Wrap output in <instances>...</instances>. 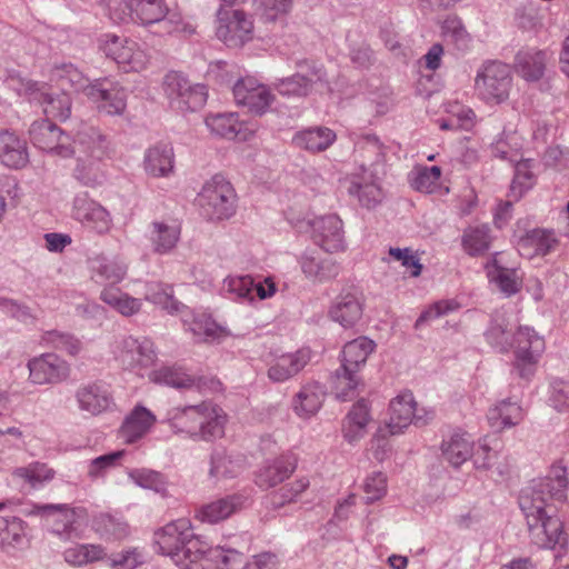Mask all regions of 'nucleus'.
I'll return each instance as SVG.
<instances>
[{"instance_id": "nucleus-1", "label": "nucleus", "mask_w": 569, "mask_h": 569, "mask_svg": "<svg viewBox=\"0 0 569 569\" xmlns=\"http://www.w3.org/2000/svg\"><path fill=\"white\" fill-rule=\"evenodd\" d=\"M567 470L562 465H553L549 473L521 490L519 507L526 519L532 543L539 548L563 547L567 542L561 520L552 515L550 500L563 502L568 490Z\"/></svg>"}, {"instance_id": "nucleus-2", "label": "nucleus", "mask_w": 569, "mask_h": 569, "mask_svg": "<svg viewBox=\"0 0 569 569\" xmlns=\"http://www.w3.org/2000/svg\"><path fill=\"white\" fill-rule=\"evenodd\" d=\"M157 551L180 569H240L243 555L234 548L208 543L194 535L190 520L180 518L154 532Z\"/></svg>"}, {"instance_id": "nucleus-3", "label": "nucleus", "mask_w": 569, "mask_h": 569, "mask_svg": "<svg viewBox=\"0 0 569 569\" xmlns=\"http://www.w3.org/2000/svg\"><path fill=\"white\" fill-rule=\"evenodd\" d=\"M163 422L193 441H213L224 435L226 415L217 405L203 401L169 409Z\"/></svg>"}, {"instance_id": "nucleus-4", "label": "nucleus", "mask_w": 569, "mask_h": 569, "mask_svg": "<svg viewBox=\"0 0 569 569\" xmlns=\"http://www.w3.org/2000/svg\"><path fill=\"white\" fill-rule=\"evenodd\" d=\"M435 416L432 410L418 409L411 391H403L389 405V419L377 430V438L386 439L403 432L411 423L426 426Z\"/></svg>"}, {"instance_id": "nucleus-5", "label": "nucleus", "mask_w": 569, "mask_h": 569, "mask_svg": "<svg viewBox=\"0 0 569 569\" xmlns=\"http://www.w3.org/2000/svg\"><path fill=\"white\" fill-rule=\"evenodd\" d=\"M106 6L114 22L132 21L142 27L160 23L169 13L166 0H107Z\"/></svg>"}, {"instance_id": "nucleus-6", "label": "nucleus", "mask_w": 569, "mask_h": 569, "mask_svg": "<svg viewBox=\"0 0 569 569\" xmlns=\"http://www.w3.org/2000/svg\"><path fill=\"white\" fill-rule=\"evenodd\" d=\"M201 214L208 220L229 219L236 212V193L222 176H213L198 194Z\"/></svg>"}, {"instance_id": "nucleus-7", "label": "nucleus", "mask_w": 569, "mask_h": 569, "mask_svg": "<svg viewBox=\"0 0 569 569\" xmlns=\"http://www.w3.org/2000/svg\"><path fill=\"white\" fill-rule=\"evenodd\" d=\"M300 231H311L313 242L327 252H340L347 248L343 222L336 213L303 217L295 224Z\"/></svg>"}, {"instance_id": "nucleus-8", "label": "nucleus", "mask_w": 569, "mask_h": 569, "mask_svg": "<svg viewBox=\"0 0 569 569\" xmlns=\"http://www.w3.org/2000/svg\"><path fill=\"white\" fill-rule=\"evenodd\" d=\"M515 353L513 368L522 379H530L537 369L546 345L533 328L519 326L511 341Z\"/></svg>"}, {"instance_id": "nucleus-9", "label": "nucleus", "mask_w": 569, "mask_h": 569, "mask_svg": "<svg viewBox=\"0 0 569 569\" xmlns=\"http://www.w3.org/2000/svg\"><path fill=\"white\" fill-rule=\"evenodd\" d=\"M101 50L126 72H140L147 68L150 61V54L144 46L117 34H104Z\"/></svg>"}, {"instance_id": "nucleus-10", "label": "nucleus", "mask_w": 569, "mask_h": 569, "mask_svg": "<svg viewBox=\"0 0 569 569\" xmlns=\"http://www.w3.org/2000/svg\"><path fill=\"white\" fill-rule=\"evenodd\" d=\"M163 90L171 108L181 112H194L201 109L208 98L206 86L200 83L191 84L188 79L177 72L166 76Z\"/></svg>"}, {"instance_id": "nucleus-11", "label": "nucleus", "mask_w": 569, "mask_h": 569, "mask_svg": "<svg viewBox=\"0 0 569 569\" xmlns=\"http://www.w3.org/2000/svg\"><path fill=\"white\" fill-rule=\"evenodd\" d=\"M511 74L507 64L490 61L478 71L475 88L478 96L488 103H501L509 96Z\"/></svg>"}, {"instance_id": "nucleus-12", "label": "nucleus", "mask_w": 569, "mask_h": 569, "mask_svg": "<svg viewBox=\"0 0 569 569\" xmlns=\"http://www.w3.org/2000/svg\"><path fill=\"white\" fill-rule=\"evenodd\" d=\"M253 21L242 10L220 8L216 34L229 48H240L253 38Z\"/></svg>"}, {"instance_id": "nucleus-13", "label": "nucleus", "mask_w": 569, "mask_h": 569, "mask_svg": "<svg viewBox=\"0 0 569 569\" xmlns=\"http://www.w3.org/2000/svg\"><path fill=\"white\" fill-rule=\"evenodd\" d=\"M299 71L277 83V90L286 97H306L313 90L326 88V72L321 66L307 60L298 61Z\"/></svg>"}, {"instance_id": "nucleus-14", "label": "nucleus", "mask_w": 569, "mask_h": 569, "mask_svg": "<svg viewBox=\"0 0 569 569\" xmlns=\"http://www.w3.org/2000/svg\"><path fill=\"white\" fill-rule=\"evenodd\" d=\"M149 380L157 385L176 389H197L199 392H217L221 390V382L207 376L189 375L182 367L162 366L149 373Z\"/></svg>"}, {"instance_id": "nucleus-15", "label": "nucleus", "mask_w": 569, "mask_h": 569, "mask_svg": "<svg viewBox=\"0 0 569 569\" xmlns=\"http://www.w3.org/2000/svg\"><path fill=\"white\" fill-rule=\"evenodd\" d=\"M28 516H40L51 527V532L62 540L79 538L76 527L77 512L64 503H34L27 511Z\"/></svg>"}, {"instance_id": "nucleus-16", "label": "nucleus", "mask_w": 569, "mask_h": 569, "mask_svg": "<svg viewBox=\"0 0 569 569\" xmlns=\"http://www.w3.org/2000/svg\"><path fill=\"white\" fill-rule=\"evenodd\" d=\"M86 96L97 109L108 116H120L127 108V91L117 81L108 78L97 79L87 88Z\"/></svg>"}, {"instance_id": "nucleus-17", "label": "nucleus", "mask_w": 569, "mask_h": 569, "mask_svg": "<svg viewBox=\"0 0 569 569\" xmlns=\"http://www.w3.org/2000/svg\"><path fill=\"white\" fill-rule=\"evenodd\" d=\"M74 399L78 409L89 416L97 417L116 409V402L110 386L101 380L80 385Z\"/></svg>"}, {"instance_id": "nucleus-18", "label": "nucleus", "mask_w": 569, "mask_h": 569, "mask_svg": "<svg viewBox=\"0 0 569 569\" xmlns=\"http://www.w3.org/2000/svg\"><path fill=\"white\" fill-rule=\"evenodd\" d=\"M29 137L32 144L42 151L61 158H68L72 153L71 138L48 119L34 121L29 129Z\"/></svg>"}, {"instance_id": "nucleus-19", "label": "nucleus", "mask_w": 569, "mask_h": 569, "mask_svg": "<svg viewBox=\"0 0 569 569\" xmlns=\"http://www.w3.org/2000/svg\"><path fill=\"white\" fill-rule=\"evenodd\" d=\"M71 216L84 228L98 233L108 232L112 224L109 211L91 199L87 192L76 194L72 201Z\"/></svg>"}, {"instance_id": "nucleus-20", "label": "nucleus", "mask_w": 569, "mask_h": 569, "mask_svg": "<svg viewBox=\"0 0 569 569\" xmlns=\"http://www.w3.org/2000/svg\"><path fill=\"white\" fill-rule=\"evenodd\" d=\"M29 379L36 385H57L70 376V365L56 353L48 352L28 361Z\"/></svg>"}, {"instance_id": "nucleus-21", "label": "nucleus", "mask_w": 569, "mask_h": 569, "mask_svg": "<svg viewBox=\"0 0 569 569\" xmlns=\"http://www.w3.org/2000/svg\"><path fill=\"white\" fill-rule=\"evenodd\" d=\"M311 360V350L301 348L293 352L270 355L267 365V377L273 383H283L301 372Z\"/></svg>"}, {"instance_id": "nucleus-22", "label": "nucleus", "mask_w": 569, "mask_h": 569, "mask_svg": "<svg viewBox=\"0 0 569 569\" xmlns=\"http://www.w3.org/2000/svg\"><path fill=\"white\" fill-rule=\"evenodd\" d=\"M347 190L349 196L356 198L367 209L375 208L385 198L376 172L365 163H361L358 171L350 176Z\"/></svg>"}, {"instance_id": "nucleus-23", "label": "nucleus", "mask_w": 569, "mask_h": 569, "mask_svg": "<svg viewBox=\"0 0 569 569\" xmlns=\"http://www.w3.org/2000/svg\"><path fill=\"white\" fill-rule=\"evenodd\" d=\"M232 92L238 106L246 107L256 114L264 113L273 101L269 88L252 77L239 79Z\"/></svg>"}, {"instance_id": "nucleus-24", "label": "nucleus", "mask_w": 569, "mask_h": 569, "mask_svg": "<svg viewBox=\"0 0 569 569\" xmlns=\"http://www.w3.org/2000/svg\"><path fill=\"white\" fill-rule=\"evenodd\" d=\"M363 293L357 288L342 290L329 309V317L343 328H353L362 318Z\"/></svg>"}, {"instance_id": "nucleus-25", "label": "nucleus", "mask_w": 569, "mask_h": 569, "mask_svg": "<svg viewBox=\"0 0 569 569\" xmlns=\"http://www.w3.org/2000/svg\"><path fill=\"white\" fill-rule=\"evenodd\" d=\"M117 357L126 368H146L156 361L157 352L153 342L149 338L128 336L118 342Z\"/></svg>"}, {"instance_id": "nucleus-26", "label": "nucleus", "mask_w": 569, "mask_h": 569, "mask_svg": "<svg viewBox=\"0 0 569 569\" xmlns=\"http://www.w3.org/2000/svg\"><path fill=\"white\" fill-rule=\"evenodd\" d=\"M71 156L103 160L110 151V140L98 128L83 127L71 142Z\"/></svg>"}, {"instance_id": "nucleus-27", "label": "nucleus", "mask_w": 569, "mask_h": 569, "mask_svg": "<svg viewBox=\"0 0 569 569\" xmlns=\"http://www.w3.org/2000/svg\"><path fill=\"white\" fill-rule=\"evenodd\" d=\"M156 421V416L149 409L137 405L124 418L120 427V437L127 443H134L151 430Z\"/></svg>"}, {"instance_id": "nucleus-28", "label": "nucleus", "mask_w": 569, "mask_h": 569, "mask_svg": "<svg viewBox=\"0 0 569 569\" xmlns=\"http://www.w3.org/2000/svg\"><path fill=\"white\" fill-rule=\"evenodd\" d=\"M557 244L558 240L553 231L536 228L519 238L517 249L522 257L532 259L550 253Z\"/></svg>"}, {"instance_id": "nucleus-29", "label": "nucleus", "mask_w": 569, "mask_h": 569, "mask_svg": "<svg viewBox=\"0 0 569 569\" xmlns=\"http://www.w3.org/2000/svg\"><path fill=\"white\" fill-rule=\"evenodd\" d=\"M552 53L548 50L528 48L520 50L515 59L517 72L528 81L539 80L546 70Z\"/></svg>"}, {"instance_id": "nucleus-30", "label": "nucleus", "mask_w": 569, "mask_h": 569, "mask_svg": "<svg viewBox=\"0 0 569 569\" xmlns=\"http://www.w3.org/2000/svg\"><path fill=\"white\" fill-rule=\"evenodd\" d=\"M181 236V226L177 221H153L148 231L152 250L158 254H168L177 246Z\"/></svg>"}, {"instance_id": "nucleus-31", "label": "nucleus", "mask_w": 569, "mask_h": 569, "mask_svg": "<svg viewBox=\"0 0 569 569\" xmlns=\"http://www.w3.org/2000/svg\"><path fill=\"white\" fill-rule=\"evenodd\" d=\"M299 263L303 274L312 281H329L335 279L340 272V267L336 260L329 257H321L316 251L305 252Z\"/></svg>"}, {"instance_id": "nucleus-32", "label": "nucleus", "mask_w": 569, "mask_h": 569, "mask_svg": "<svg viewBox=\"0 0 569 569\" xmlns=\"http://www.w3.org/2000/svg\"><path fill=\"white\" fill-rule=\"evenodd\" d=\"M441 455L443 460L455 468H459L473 455L472 438L461 431H455L443 438L441 442Z\"/></svg>"}, {"instance_id": "nucleus-33", "label": "nucleus", "mask_w": 569, "mask_h": 569, "mask_svg": "<svg viewBox=\"0 0 569 569\" xmlns=\"http://www.w3.org/2000/svg\"><path fill=\"white\" fill-rule=\"evenodd\" d=\"M244 497L239 493L226 496L203 505L197 511V518L202 522L217 523L228 519L242 508Z\"/></svg>"}, {"instance_id": "nucleus-34", "label": "nucleus", "mask_w": 569, "mask_h": 569, "mask_svg": "<svg viewBox=\"0 0 569 569\" xmlns=\"http://www.w3.org/2000/svg\"><path fill=\"white\" fill-rule=\"evenodd\" d=\"M0 161L8 168L21 169L29 162L27 142L10 131L0 133Z\"/></svg>"}, {"instance_id": "nucleus-35", "label": "nucleus", "mask_w": 569, "mask_h": 569, "mask_svg": "<svg viewBox=\"0 0 569 569\" xmlns=\"http://www.w3.org/2000/svg\"><path fill=\"white\" fill-rule=\"evenodd\" d=\"M90 270L97 282L107 283L108 287H114L121 282L126 274L128 267L121 259L114 257L109 258L98 254L89 260Z\"/></svg>"}, {"instance_id": "nucleus-36", "label": "nucleus", "mask_w": 569, "mask_h": 569, "mask_svg": "<svg viewBox=\"0 0 569 569\" xmlns=\"http://www.w3.org/2000/svg\"><path fill=\"white\" fill-rule=\"evenodd\" d=\"M325 396V389L320 383H306L292 398V410L300 418H310L321 408Z\"/></svg>"}, {"instance_id": "nucleus-37", "label": "nucleus", "mask_w": 569, "mask_h": 569, "mask_svg": "<svg viewBox=\"0 0 569 569\" xmlns=\"http://www.w3.org/2000/svg\"><path fill=\"white\" fill-rule=\"evenodd\" d=\"M337 139L333 130L327 127H310L296 132L292 144L299 149L316 153L327 150Z\"/></svg>"}, {"instance_id": "nucleus-38", "label": "nucleus", "mask_w": 569, "mask_h": 569, "mask_svg": "<svg viewBox=\"0 0 569 569\" xmlns=\"http://www.w3.org/2000/svg\"><path fill=\"white\" fill-rule=\"evenodd\" d=\"M173 148L160 142L144 152L143 169L151 177H167L173 169Z\"/></svg>"}, {"instance_id": "nucleus-39", "label": "nucleus", "mask_w": 569, "mask_h": 569, "mask_svg": "<svg viewBox=\"0 0 569 569\" xmlns=\"http://www.w3.org/2000/svg\"><path fill=\"white\" fill-rule=\"evenodd\" d=\"M183 325L197 342H216L226 336V330L207 313H192Z\"/></svg>"}, {"instance_id": "nucleus-40", "label": "nucleus", "mask_w": 569, "mask_h": 569, "mask_svg": "<svg viewBox=\"0 0 569 569\" xmlns=\"http://www.w3.org/2000/svg\"><path fill=\"white\" fill-rule=\"evenodd\" d=\"M296 469V461L288 456H281L268 461L257 473L256 483L264 489L277 486L289 478Z\"/></svg>"}, {"instance_id": "nucleus-41", "label": "nucleus", "mask_w": 569, "mask_h": 569, "mask_svg": "<svg viewBox=\"0 0 569 569\" xmlns=\"http://www.w3.org/2000/svg\"><path fill=\"white\" fill-rule=\"evenodd\" d=\"M50 79L61 88L62 92H87V88L91 83L83 72L70 62L54 64L50 72Z\"/></svg>"}, {"instance_id": "nucleus-42", "label": "nucleus", "mask_w": 569, "mask_h": 569, "mask_svg": "<svg viewBox=\"0 0 569 569\" xmlns=\"http://www.w3.org/2000/svg\"><path fill=\"white\" fill-rule=\"evenodd\" d=\"M487 419L492 428L502 430L520 423L523 419V410L517 401L506 399L488 410Z\"/></svg>"}, {"instance_id": "nucleus-43", "label": "nucleus", "mask_w": 569, "mask_h": 569, "mask_svg": "<svg viewBox=\"0 0 569 569\" xmlns=\"http://www.w3.org/2000/svg\"><path fill=\"white\" fill-rule=\"evenodd\" d=\"M375 348V341L367 337H359L347 342L341 352V366L360 372Z\"/></svg>"}, {"instance_id": "nucleus-44", "label": "nucleus", "mask_w": 569, "mask_h": 569, "mask_svg": "<svg viewBox=\"0 0 569 569\" xmlns=\"http://www.w3.org/2000/svg\"><path fill=\"white\" fill-rule=\"evenodd\" d=\"M362 380L358 371L340 366L331 377V391L342 400H352L358 395Z\"/></svg>"}, {"instance_id": "nucleus-45", "label": "nucleus", "mask_w": 569, "mask_h": 569, "mask_svg": "<svg viewBox=\"0 0 569 569\" xmlns=\"http://www.w3.org/2000/svg\"><path fill=\"white\" fill-rule=\"evenodd\" d=\"M92 529L103 540H121L129 535V526L121 518L110 513H100L92 520Z\"/></svg>"}, {"instance_id": "nucleus-46", "label": "nucleus", "mask_w": 569, "mask_h": 569, "mask_svg": "<svg viewBox=\"0 0 569 569\" xmlns=\"http://www.w3.org/2000/svg\"><path fill=\"white\" fill-rule=\"evenodd\" d=\"M100 299L124 317L137 315L142 307L140 299L131 297L117 287H104Z\"/></svg>"}, {"instance_id": "nucleus-47", "label": "nucleus", "mask_w": 569, "mask_h": 569, "mask_svg": "<svg viewBox=\"0 0 569 569\" xmlns=\"http://www.w3.org/2000/svg\"><path fill=\"white\" fill-rule=\"evenodd\" d=\"M66 562L74 567L87 566L107 558L106 548L96 543H78L63 551Z\"/></svg>"}, {"instance_id": "nucleus-48", "label": "nucleus", "mask_w": 569, "mask_h": 569, "mask_svg": "<svg viewBox=\"0 0 569 569\" xmlns=\"http://www.w3.org/2000/svg\"><path fill=\"white\" fill-rule=\"evenodd\" d=\"M39 102L42 106L43 113L47 118L67 120L71 113V98L68 92H49L39 93Z\"/></svg>"}, {"instance_id": "nucleus-49", "label": "nucleus", "mask_w": 569, "mask_h": 569, "mask_svg": "<svg viewBox=\"0 0 569 569\" xmlns=\"http://www.w3.org/2000/svg\"><path fill=\"white\" fill-rule=\"evenodd\" d=\"M487 342L496 348L498 351L505 353L508 352L512 346L509 321L502 313H496L490 326L485 332Z\"/></svg>"}, {"instance_id": "nucleus-50", "label": "nucleus", "mask_w": 569, "mask_h": 569, "mask_svg": "<svg viewBox=\"0 0 569 569\" xmlns=\"http://www.w3.org/2000/svg\"><path fill=\"white\" fill-rule=\"evenodd\" d=\"M27 523L18 518L10 517L0 520V548H21L26 539Z\"/></svg>"}, {"instance_id": "nucleus-51", "label": "nucleus", "mask_w": 569, "mask_h": 569, "mask_svg": "<svg viewBox=\"0 0 569 569\" xmlns=\"http://www.w3.org/2000/svg\"><path fill=\"white\" fill-rule=\"evenodd\" d=\"M487 274L491 282L507 296L515 295L520 289V281L515 269L502 268L497 264V260L492 259L486 266Z\"/></svg>"}, {"instance_id": "nucleus-52", "label": "nucleus", "mask_w": 569, "mask_h": 569, "mask_svg": "<svg viewBox=\"0 0 569 569\" xmlns=\"http://www.w3.org/2000/svg\"><path fill=\"white\" fill-rule=\"evenodd\" d=\"M206 124L212 133L227 139L237 138L243 127L233 112L210 114L206 118Z\"/></svg>"}, {"instance_id": "nucleus-53", "label": "nucleus", "mask_w": 569, "mask_h": 569, "mask_svg": "<svg viewBox=\"0 0 569 569\" xmlns=\"http://www.w3.org/2000/svg\"><path fill=\"white\" fill-rule=\"evenodd\" d=\"M221 290L228 298L240 302L254 300V280L250 276H229L223 280Z\"/></svg>"}, {"instance_id": "nucleus-54", "label": "nucleus", "mask_w": 569, "mask_h": 569, "mask_svg": "<svg viewBox=\"0 0 569 569\" xmlns=\"http://www.w3.org/2000/svg\"><path fill=\"white\" fill-rule=\"evenodd\" d=\"M491 243L490 228L487 224L470 227L462 236V247L470 256L485 253Z\"/></svg>"}, {"instance_id": "nucleus-55", "label": "nucleus", "mask_w": 569, "mask_h": 569, "mask_svg": "<svg viewBox=\"0 0 569 569\" xmlns=\"http://www.w3.org/2000/svg\"><path fill=\"white\" fill-rule=\"evenodd\" d=\"M77 164L73 169V177L83 186L96 187L103 181V172L101 161L99 159H90L76 157Z\"/></svg>"}, {"instance_id": "nucleus-56", "label": "nucleus", "mask_w": 569, "mask_h": 569, "mask_svg": "<svg viewBox=\"0 0 569 569\" xmlns=\"http://www.w3.org/2000/svg\"><path fill=\"white\" fill-rule=\"evenodd\" d=\"M348 426L345 427V438L353 442L362 437V431L369 422V407L366 400L361 399L348 413Z\"/></svg>"}, {"instance_id": "nucleus-57", "label": "nucleus", "mask_w": 569, "mask_h": 569, "mask_svg": "<svg viewBox=\"0 0 569 569\" xmlns=\"http://www.w3.org/2000/svg\"><path fill=\"white\" fill-rule=\"evenodd\" d=\"M440 178V167H421L409 174V182L416 191L431 193L438 188Z\"/></svg>"}, {"instance_id": "nucleus-58", "label": "nucleus", "mask_w": 569, "mask_h": 569, "mask_svg": "<svg viewBox=\"0 0 569 569\" xmlns=\"http://www.w3.org/2000/svg\"><path fill=\"white\" fill-rule=\"evenodd\" d=\"M146 299L154 305L161 306L169 312H177L181 307V303L173 297L172 287L161 282L148 284Z\"/></svg>"}, {"instance_id": "nucleus-59", "label": "nucleus", "mask_w": 569, "mask_h": 569, "mask_svg": "<svg viewBox=\"0 0 569 569\" xmlns=\"http://www.w3.org/2000/svg\"><path fill=\"white\" fill-rule=\"evenodd\" d=\"M356 151L362 157V163L370 169L383 159V146L375 134L361 137L356 144Z\"/></svg>"}, {"instance_id": "nucleus-60", "label": "nucleus", "mask_w": 569, "mask_h": 569, "mask_svg": "<svg viewBox=\"0 0 569 569\" xmlns=\"http://www.w3.org/2000/svg\"><path fill=\"white\" fill-rule=\"evenodd\" d=\"M210 476L217 479L233 478L240 470L238 461L232 460L223 450H214L210 460Z\"/></svg>"}, {"instance_id": "nucleus-61", "label": "nucleus", "mask_w": 569, "mask_h": 569, "mask_svg": "<svg viewBox=\"0 0 569 569\" xmlns=\"http://www.w3.org/2000/svg\"><path fill=\"white\" fill-rule=\"evenodd\" d=\"M445 40L453 43L457 49L466 50L470 43V36L458 17H448L441 26Z\"/></svg>"}, {"instance_id": "nucleus-62", "label": "nucleus", "mask_w": 569, "mask_h": 569, "mask_svg": "<svg viewBox=\"0 0 569 569\" xmlns=\"http://www.w3.org/2000/svg\"><path fill=\"white\" fill-rule=\"evenodd\" d=\"M42 340L46 345L61 351H66L70 356H77L81 349V341L76 338L73 335L50 330L43 333Z\"/></svg>"}, {"instance_id": "nucleus-63", "label": "nucleus", "mask_w": 569, "mask_h": 569, "mask_svg": "<svg viewBox=\"0 0 569 569\" xmlns=\"http://www.w3.org/2000/svg\"><path fill=\"white\" fill-rule=\"evenodd\" d=\"M533 184V176L526 162H518L515 168V177L510 186V197L519 200Z\"/></svg>"}, {"instance_id": "nucleus-64", "label": "nucleus", "mask_w": 569, "mask_h": 569, "mask_svg": "<svg viewBox=\"0 0 569 569\" xmlns=\"http://www.w3.org/2000/svg\"><path fill=\"white\" fill-rule=\"evenodd\" d=\"M123 455V450H118L92 459L88 465V476L91 479L103 477L110 469L117 466Z\"/></svg>"}]
</instances>
